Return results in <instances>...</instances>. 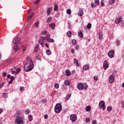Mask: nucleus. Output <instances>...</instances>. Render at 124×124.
Returning a JSON list of instances; mask_svg holds the SVG:
<instances>
[{
    "instance_id": "nucleus-11",
    "label": "nucleus",
    "mask_w": 124,
    "mask_h": 124,
    "mask_svg": "<svg viewBox=\"0 0 124 124\" xmlns=\"http://www.w3.org/2000/svg\"><path fill=\"white\" fill-rule=\"evenodd\" d=\"M78 14V16L82 17V16H83V15H84V11L82 9H79Z\"/></svg>"
},
{
    "instance_id": "nucleus-20",
    "label": "nucleus",
    "mask_w": 124,
    "mask_h": 124,
    "mask_svg": "<svg viewBox=\"0 0 124 124\" xmlns=\"http://www.w3.org/2000/svg\"><path fill=\"white\" fill-rule=\"evenodd\" d=\"M92 108H91V106H87L86 107V110L87 111V112H90V111H91Z\"/></svg>"
},
{
    "instance_id": "nucleus-32",
    "label": "nucleus",
    "mask_w": 124,
    "mask_h": 124,
    "mask_svg": "<svg viewBox=\"0 0 124 124\" xmlns=\"http://www.w3.org/2000/svg\"><path fill=\"white\" fill-rule=\"evenodd\" d=\"M47 23H51L52 22V17H49L47 18Z\"/></svg>"
},
{
    "instance_id": "nucleus-12",
    "label": "nucleus",
    "mask_w": 124,
    "mask_h": 124,
    "mask_svg": "<svg viewBox=\"0 0 124 124\" xmlns=\"http://www.w3.org/2000/svg\"><path fill=\"white\" fill-rule=\"evenodd\" d=\"M53 10V7H51L50 8H48L47 10V14L48 16H49L51 14V12Z\"/></svg>"
},
{
    "instance_id": "nucleus-41",
    "label": "nucleus",
    "mask_w": 124,
    "mask_h": 124,
    "mask_svg": "<svg viewBox=\"0 0 124 124\" xmlns=\"http://www.w3.org/2000/svg\"><path fill=\"white\" fill-rule=\"evenodd\" d=\"M102 37H103V36H102V34H101V33H99V38L100 40H101V39H102Z\"/></svg>"
},
{
    "instance_id": "nucleus-52",
    "label": "nucleus",
    "mask_w": 124,
    "mask_h": 124,
    "mask_svg": "<svg viewBox=\"0 0 124 124\" xmlns=\"http://www.w3.org/2000/svg\"><path fill=\"white\" fill-rule=\"evenodd\" d=\"M10 78L11 80L13 81L15 79L14 76H11Z\"/></svg>"
},
{
    "instance_id": "nucleus-17",
    "label": "nucleus",
    "mask_w": 124,
    "mask_h": 124,
    "mask_svg": "<svg viewBox=\"0 0 124 124\" xmlns=\"http://www.w3.org/2000/svg\"><path fill=\"white\" fill-rule=\"evenodd\" d=\"M70 97H71V94L69 93L67 94V95L65 97V101H67V100H68L69 99V98H70Z\"/></svg>"
},
{
    "instance_id": "nucleus-60",
    "label": "nucleus",
    "mask_w": 124,
    "mask_h": 124,
    "mask_svg": "<svg viewBox=\"0 0 124 124\" xmlns=\"http://www.w3.org/2000/svg\"><path fill=\"white\" fill-rule=\"evenodd\" d=\"M3 76H4V77H5V76H6V72H4L3 73Z\"/></svg>"
},
{
    "instance_id": "nucleus-51",
    "label": "nucleus",
    "mask_w": 124,
    "mask_h": 124,
    "mask_svg": "<svg viewBox=\"0 0 124 124\" xmlns=\"http://www.w3.org/2000/svg\"><path fill=\"white\" fill-rule=\"evenodd\" d=\"M3 86H4V82H2V83H1V84H0V87L1 88H2V87H3Z\"/></svg>"
},
{
    "instance_id": "nucleus-35",
    "label": "nucleus",
    "mask_w": 124,
    "mask_h": 124,
    "mask_svg": "<svg viewBox=\"0 0 124 124\" xmlns=\"http://www.w3.org/2000/svg\"><path fill=\"white\" fill-rule=\"evenodd\" d=\"M38 51V45H37L34 49V52H37Z\"/></svg>"
},
{
    "instance_id": "nucleus-25",
    "label": "nucleus",
    "mask_w": 124,
    "mask_h": 124,
    "mask_svg": "<svg viewBox=\"0 0 124 124\" xmlns=\"http://www.w3.org/2000/svg\"><path fill=\"white\" fill-rule=\"evenodd\" d=\"M33 16V13H32L30 15L28 16V19L29 20H31V18H32Z\"/></svg>"
},
{
    "instance_id": "nucleus-61",
    "label": "nucleus",
    "mask_w": 124,
    "mask_h": 124,
    "mask_svg": "<svg viewBox=\"0 0 124 124\" xmlns=\"http://www.w3.org/2000/svg\"><path fill=\"white\" fill-rule=\"evenodd\" d=\"M122 27H123V28H124V21H123L122 22Z\"/></svg>"
},
{
    "instance_id": "nucleus-13",
    "label": "nucleus",
    "mask_w": 124,
    "mask_h": 124,
    "mask_svg": "<svg viewBox=\"0 0 124 124\" xmlns=\"http://www.w3.org/2000/svg\"><path fill=\"white\" fill-rule=\"evenodd\" d=\"M121 21H122V18L121 17H117L115 20V24H116V25L120 24Z\"/></svg>"
},
{
    "instance_id": "nucleus-57",
    "label": "nucleus",
    "mask_w": 124,
    "mask_h": 124,
    "mask_svg": "<svg viewBox=\"0 0 124 124\" xmlns=\"http://www.w3.org/2000/svg\"><path fill=\"white\" fill-rule=\"evenodd\" d=\"M44 118L45 119H48V115H44Z\"/></svg>"
},
{
    "instance_id": "nucleus-27",
    "label": "nucleus",
    "mask_w": 124,
    "mask_h": 124,
    "mask_svg": "<svg viewBox=\"0 0 124 124\" xmlns=\"http://www.w3.org/2000/svg\"><path fill=\"white\" fill-rule=\"evenodd\" d=\"M14 49L15 51H18L19 50V46H18L16 45L14 47Z\"/></svg>"
},
{
    "instance_id": "nucleus-14",
    "label": "nucleus",
    "mask_w": 124,
    "mask_h": 124,
    "mask_svg": "<svg viewBox=\"0 0 124 124\" xmlns=\"http://www.w3.org/2000/svg\"><path fill=\"white\" fill-rule=\"evenodd\" d=\"M90 68V65L87 64V65H84L83 67V70H88Z\"/></svg>"
},
{
    "instance_id": "nucleus-48",
    "label": "nucleus",
    "mask_w": 124,
    "mask_h": 124,
    "mask_svg": "<svg viewBox=\"0 0 124 124\" xmlns=\"http://www.w3.org/2000/svg\"><path fill=\"white\" fill-rule=\"evenodd\" d=\"M91 6H92V7L93 8H94V7H95V6H96V5H95V4H93V3H92L91 4Z\"/></svg>"
},
{
    "instance_id": "nucleus-23",
    "label": "nucleus",
    "mask_w": 124,
    "mask_h": 124,
    "mask_svg": "<svg viewBox=\"0 0 124 124\" xmlns=\"http://www.w3.org/2000/svg\"><path fill=\"white\" fill-rule=\"evenodd\" d=\"M52 52H51V50L50 49H47L46 51V54L48 55V56H50V54H51Z\"/></svg>"
},
{
    "instance_id": "nucleus-43",
    "label": "nucleus",
    "mask_w": 124,
    "mask_h": 124,
    "mask_svg": "<svg viewBox=\"0 0 124 124\" xmlns=\"http://www.w3.org/2000/svg\"><path fill=\"white\" fill-rule=\"evenodd\" d=\"M46 33H47V32L45 31L41 32V34H42V35H44V34H46Z\"/></svg>"
},
{
    "instance_id": "nucleus-22",
    "label": "nucleus",
    "mask_w": 124,
    "mask_h": 124,
    "mask_svg": "<svg viewBox=\"0 0 124 124\" xmlns=\"http://www.w3.org/2000/svg\"><path fill=\"white\" fill-rule=\"evenodd\" d=\"M39 42L40 44L41 45V46H42V47H44V45L43 44V43H44L43 40L40 39L39 41Z\"/></svg>"
},
{
    "instance_id": "nucleus-3",
    "label": "nucleus",
    "mask_w": 124,
    "mask_h": 124,
    "mask_svg": "<svg viewBox=\"0 0 124 124\" xmlns=\"http://www.w3.org/2000/svg\"><path fill=\"white\" fill-rule=\"evenodd\" d=\"M62 109V104L58 103L55 106L54 111L55 113H60Z\"/></svg>"
},
{
    "instance_id": "nucleus-36",
    "label": "nucleus",
    "mask_w": 124,
    "mask_h": 124,
    "mask_svg": "<svg viewBox=\"0 0 124 124\" xmlns=\"http://www.w3.org/2000/svg\"><path fill=\"white\" fill-rule=\"evenodd\" d=\"M94 3H95L96 5H98V4H99V0H94Z\"/></svg>"
},
{
    "instance_id": "nucleus-15",
    "label": "nucleus",
    "mask_w": 124,
    "mask_h": 124,
    "mask_svg": "<svg viewBox=\"0 0 124 124\" xmlns=\"http://www.w3.org/2000/svg\"><path fill=\"white\" fill-rule=\"evenodd\" d=\"M74 62L75 64H76L77 66H80V64H79V62H78V60L77 59H74Z\"/></svg>"
},
{
    "instance_id": "nucleus-18",
    "label": "nucleus",
    "mask_w": 124,
    "mask_h": 124,
    "mask_svg": "<svg viewBox=\"0 0 124 124\" xmlns=\"http://www.w3.org/2000/svg\"><path fill=\"white\" fill-rule=\"evenodd\" d=\"M66 76H70L71 75V72L69 70L65 71Z\"/></svg>"
},
{
    "instance_id": "nucleus-56",
    "label": "nucleus",
    "mask_w": 124,
    "mask_h": 124,
    "mask_svg": "<svg viewBox=\"0 0 124 124\" xmlns=\"http://www.w3.org/2000/svg\"><path fill=\"white\" fill-rule=\"evenodd\" d=\"M71 53H72V54H74V53H75V51L74 50V49H71Z\"/></svg>"
},
{
    "instance_id": "nucleus-31",
    "label": "nucleus",
    "mask_w": 124,
    "mask_h": 124,
    "mask_svg": "<svg viewBox=\"0 0 124 124\" xmlns=\"http://www.w3.org/2000/svg\"><path fill=\"white\" fill-rule=\"evenodd\" d=\"M3 97H4V98H6L7 97L8 94L7 93H3Z\"/></svg>"
},
{
    "instance_id": "nucleus-28",
    "label": "nucleus",
    "mask_w": 124,
    "mask_h": 124,
    "mask_svg": "<svg viewBox=\"0 0 124 124\" xmlns=\"http://www.w3.org/2000/svg\"><path fill=\"white\" fill-rule=\"evenodd\" d=\"M67 35L69 37H71V31H68L67 32Z\"/></svg>"
},
{
    "instance_id": "nucleus-50",
    "label": "nucleus",
    "mask_w": 124,
    "mask_h": 124,
    "mask_svg": "<svg viewBox=\"0 0 124 124\" xmlns=\"http://www.w3.org/2000/svg\"><path fill=\"white\" fill-rule=\"evenodd\" d=\"M91 121V119H90V118H87L86 119V123H89V122Z\"/></svg>"
},
{
    "instance_id": "nucleus-44",
    "label": "nucleus",
    "mask_w": 124,
    "mask_h": 124,
    "mask_svg": "<svg viewBox=\"0 0 124 124\" xmlns=\"http://www.w3.org/2000/svg\"><path fill=\"white\" fill-rule=\"evenodd\" d=\"M27 50V46H23L22 48L23 52H25Z\"/></svg>"
},
{
    "instance_id": "nucleus-39",
    "label": "nucleus",
    "mask_w": 124,
    "mask_h": 124,
    "mask_svg": "<svg viewBox=\"0 0 124 124\" xmlns=\"http://www.w3.org/2000/svg\"><path fill=\"white\" fill-rule=\"evenodd\" d=\"M35 26L36 27V28H38L39 26V23H38V21H36L35 23Z\"/></svg>"
},
{
    "instance_id": "nucleus-16",
    "label": "nucleus",
    "mask_w": 124,
    "mask_h": 124,
    "mask_svg": "<svg viewBox=\"0 0 124 124\" xmlns=\"http://www.w3.org/2000/svg\"><path fill=\"white\" fill-rule=\"evenodd\" d=\"M49 27L51 28L52 30H54L55 27H56V24L54 23H52L49 25Z\"/></svg>"
},
{
    "instance_id": "nucleus-34",
    "label": "nucleus",
    "mask_w": 124,
    "mask_h": 124,
    "mask_svg": "<svg viewBox=\"0 0 124 124\" xmlns=\"http://www.w3.org/2000/svg\"><path fill=\"white\" fill-rule=\"evenodd\" d=\"M55 89H59V87H60V84L59 83H56L54 85Z\"/></svg>"
},
{
    "instance_id": "nucleus-10",
    "label": "nucleus",
    "mask_w": 124,
    "mask_h": 124,
    "mask_svg": "<svg viewBox=\"0 0 124 124\" xmlns=\"http://www.w3.org/2000/svg\"><path fill=\"white\" fill-rule=\"evenodd\" d=\"M13 42L14 44H19L20 43V38H18V37H16L14 39Z\"/></svg>"
},
{
    "instance_id": "nucleus-58",
    "label": "nucleus",
    "mask_w": 124,
    "mask_h": 124,
    "mask_svg": "<svg viewBox=\"0 0 124 124\" xmlns=\"http://www.w3.org/2000/svg\"><path fill=\"white\" fill-rule=\"evenodd\" d=\"M24 90V87H20V91H23Z\"/></svg>"
},
{
    "instance_id": "nucleus-9",
    "label": "nucleus",
    "mask_w": 124,
    "mask_h": 124,
    "mask_svg": "<svg viewBox=\"0 0 124 124\" xmlns=\"http://www.w3.org/2000/svg\"><path fill=\"white\" fill-rule=\"evenodd\" d=\"M103 67H104V69H107V68H108L109 67V63H108V62H107V61H105L104 62V64H103Z\"/></svg>"
},
{
    "instance_id": "nucleus-63",
    "label": "nucleus",
    "mask_w": 124,
    "mask_h": 124,
    "mask_svg": "<svg viewBox=\"0 0 124 124\" xmlns=\"http://www.w3.org/2000/svg\"><path fill=\"white\" fill-rule=\"evenodd\" d=\"M11 76L10 75H8L7 78H11Z\"/></svg>"
},
{
    "instance_id": "nucleus-7",
    "label": "nucleus",
    "mask_w": 124,
    "mask_h": 124,
    "mask_svg": "<svg viewBox=\"0 0 124 124\" xmlns=\"http://www.w3.org/2000/svg\"><path fill=\"white\" fill-rule=\"evenodd\" d=\"M70 119L72 122H75L77 120V116L75 114H71L70 116Z\"/></svg>"
},
{
    "instance_id": "nucleus-6",
    "label": "nucleus",
    "mask_w": 124,
    "mask_h": 124,
    "mask_svg": "<svg viewBox=\"0 0 124 124\" xmlns=\"http://www.w3.org/2000/svg\"><path fill=\"white\" fill-rule=\"evenodd\" d=\"M115 55V51L113 50H110L108 53V56L109 58L112 59V58H114V56Z\"/></svg>"
},
{
    "instance_id": "nucleus-1",
    "label": "nucleus",
    "mask_w": 124,
    "mask_h": 124,
    "mask_svg": "<svg viewBox=\"0 0 124 124\" xmlns=\"http://www.w3.org/2000/svg\"><path fill=\"white\" fill-rule=\"evenodd\" d=\"M33 62L31 58H27V60L26 63L25 64L24 66V68L25 71L26 72H29V71H31L32 69H33Z\"/></svg>"
},
{
    "instance_id": "nucleus-19",
    "label": "nucleus",
    "mask_w": 124,
    "mask_h": 124,
    "mask_svg": "<svg viewBox=\"0 0 124 124\" xmlns=\"http://www.w3.org/2000/svg\"><path fill=\"white\" fill-rule=\"evenodd\" d=\"M78 35L80 38H83V36H84L83 32L81 31L78 33Z\"/></svg>"
},
{
    "instance_id": "nucleus-42",
    "label": "nucleus",
    "mask_w": 124,
    "mask_h": 124,
    "mask_svg": "<svg viewBox=\"0 0 124 124\" xmlns=\"http://www.w3.org/2000/svg\"><path fill=\"white\" fill-rule=\"evenodd\" d=\"M30 112H31V110L27 109L25 110V114H28Z\"/></svg>"
},
{
    "instance_id": "nucleus-59",
    "label": "nucleus",
    "mask_w": 124,
    "mask_h": 124,
    "mask_svg": "<svg viewBox=\"0 0 124 124\" xmlns=\"http://www.w3.org/2000/svg\"><path fill=\"white\" fill-rule=\"evenodd\" d=\"M93 124H96V121L95 120H94L93 121Z\"/></svg>"
},
{
    "instance_id": "nucleus-29",
    "label": "nucleus",
    "mask_w": 124,
    "mask_h": 124,
    "mask_svg": "<svg viewBox=\"0 0 124 124\" xmlns=\"http://www.w3.org/2000/svg\"><path fill=\"white\" fill-rule=\"evenodd\" d=\"M64 83L65 86H69L70 82L68 80H65Z\"/></svg>"
},
{
    "instance_id": "nucleus-8",
    "label": "nucleus",
    "mask_w": 124,
    "mask_h": 124,
    "mask_svg": "<svg viewBox=\"0 0 124 124\" xmlns=\"http://www.w3.org/2000/svg\"><path fill=\"white\" fill-rule=\"evenodd\" d=\"M114 81H115V75L114 74H112L109 76V83H113Z\"/></svg>"
},
{
    "instance_id": "nucleus-47",
    "label": "nucleus",
    "mask_w": 124,
    "mask_h": 124,
    "mask_svg": "<svg viewBox=\"0 0 124 124\" xmlns=\"http://www.w3.org/2000/svg\"><path fill=\"white\" fill-rule=\"evenodd\" d=\"M98 79V77L95 76V77H94V80L95 81H97Z\"/></svg>"
},
{
    "instance_id": "nucleus-46",
    "label": "nucleus",
    "mask_w": 124,
    "mask_h": 124,
    "mask_svg": "<svg viewBox=\"0 0 124 124\" xmlns=\"http://www.w3.org/2000/svg\"><path fill=\"white\" fill-rule=\"evenodd\" d=\"M20 71H21V69H20V68H17V69H16V73H19V72Z\"/></svg>"
},
{
    "instance_id": "nucleus-5",
    "label": "nucleus",
    "mask_w": 124,
    "mask_h": 124,
    "mask_svg": "<svg viewBox=\"0 0 124 124\" xmlns=\"http://www.w3.org/2000/svg\"><path fill=\"white\" fill-rule=\"evenodd\" d=\"M99 107L100 109H103V110H105V108H106L105 102L104 101H101L99 103Z\"/></svg>"
},
{
    "instance_id": "nucleus-2",
    "label": "nucleus",
    "mask_w": 124,
    "mask_h": 124,
    "mask_svg": "<svg viewBox=\"0 0 124 124\" xmlns=\"http://www.w3.org/2000/svg\"><path fill=\"white\" fill-rule=\"evenodd\" d=\"M78 89V90L82 91V90H86L88 89V84L85 83L83 84V83H79L77 85Z\"/></svg>"
},
{
    "instance_id": "nucleus-38",
    "label": "nucleus",
    "mask_w": 124,
    "mask_h": 124,
    "mask_svg": "<svg viewBox=\"0 0 124 124\" xmlns=\"http://www.w3.org/2000/svg\"><path fill=\"white\" fill-rule=\"evenodd\" d=\"M46 39L47 41H49V40L50 39V35L49 34L47 35V36H46Z\"/></svg>"
},
{
    "instance_id": "nucleus-37",
    "label": "nucleus",
    "mask_w": 124,
    "mask_h": 124,
    "mask_svg": "<svg viewBox=\"0 0 124 124\" xmlns=\"http://www.w3.org/2000/svg\"><path fill=\"white\" fill-rule=\"evenodd\" d=\"M87 28L89 29H91V28H92V24L89 23L87 26Z\"/></svg>"
},
{
    "instance_id": "nucleus-40",
    "label": "nucleus",
    "mask_w": 124,
    "mask_h": 124,
    "mask_svg": "<svg viewBox=\"0 0 124 124\" xmlns=\"http://www.w3.org/2000/svg\"><path fill=\"white\" fill-rule=\"evenodd\" d=\"M111 110H112V107H108V112L111 111Z\"/></svg>"
},
{
    "instance_id": "nucleus-53",
    "label": "nucleus",
    "mask_w": 124,
    "mask_h": 124,
    "mask_svg": "<svg viewBox=\"0 0 124 124\" xmlns=\"http://www.w3.org/2000/svg\"><path fill=\"white\" fill-rule=\"evenodd\" d=\"M41 39H42V40H46V37H45V36H43L42 37H41Z\"/></svg>"
},
{
    "instance_id": "nucleus-55",
    "label": "nucleus",
    "mask_w": 124,
    "mask_h": 124,
    "mask_svg": "<svg viewBox=\"0 0 124 124\" xmlns=\"http://www.w3.org/2000/svg\"><path fill=\"white\" fill-rule=\"evenodd\" d=\"M122 108H124V101H123L122 103Z\"/></svg>"
},
{
    "instance_id": "nucleus-21",
    "label": "nucleus",
    "mask_w": 124,
    "mask_h": 124,
    "mask_svg": "<svg viewBox=\"0 0 124 124\" xmlns=\"http://www.w3.org/2000/svg\"><path fill=\"white\" fill-rule=\"evenodd\" d=\"M28 118H29V122H31V121H32V120L33 119V117H32V115L31 114L29 115Z\"/></svg>"
},
{
    "instance_id": "nucleus-45",
    "label": "nucleus",
    "mask_w": 124,
    "mask_h": 124,
    "mask_svg": "<svg viewBox=\"0 0 124 124\" xmlns=\"http://www.w3.org/2000/svg\"><path fill=\"white\" fill-rule=\"evenodd\" d=\"M48 41H49L51 43H54V39H50L48 40Z\"/></svg>"
},
{
    "instance_id": "nucleus-26",
    "label": "nucleus",
    "mask_w": 124,
    "mask_h": 124,
    "mask_svg": "<svg viewBox=\"0 0 124 124\" xmlns=\"http://www.w3.org/2000/svg\"><path fill=\"white\" fill-rule=\"evenodd\" d=\"M115 3V0H109V4L112 5V4H114Z\"/></svg>"
},
{
    "instance_id": "nucleus-33",
    "label": "nucleus",
    "mask_w": 124,
    "mask_h": 124,
    "mask_svg": "<svg viewBox=\"0 0 124 124\" xmlns=\"http://www.w3.org/2000/svg\"><path fill=\"white\" fill-rule=\"evenodd\" d=\"M67 14H68V15H70V14H71V10L70 9H67L66 10Z\"/></svg>"
},
{
    "instance_id": "nucleus-24",
    "label": "nucleus",
    "mask_w": 124,
    "mask_h": 124,
    "mask_svg": "<svg viewBox=\"0 0 124 124\" xmlns=\"http://www.w3.org/2000/svg\"><path fill=\"white\" fill-rule=\"evenodd\" d=\"M58 8H59V6H58V4H55L54 7V11H57Z\"/></svg>"
},
{
    "instance_id": "nucleus-30",
    "label": "nucleus",
    "mask_w": 124,
    "mask_h": 124,
    "mask_svg": "<svg viewBox=\"0 0 124 124\" xmlns=\"http://www.w3.org/2000/svg\"><path fill=\"white\" fill-rule=\"evenodd\" d=\"M77 41L75 39H73L72 41V43L73 44V45H76V43H77Z\"/></svg>"
},
{
    "instance_id": "nucleus-4",
    "label": "nucleus",
    "mask_w": 124,
    "mask_h": 124,
    "mask_svg": "<svg viewBox=\"0 0 124 124\" xmlns=\"http://www.w3.org/2000/svg\"><path fill=\"white\" fill-rule=\"evenodd\" d=\"M16 123L17 124H24L25 122L23 118L18 116L16 119Z\"/></svg>"
},
{
    "instance_id": "nucleus-62",
    "label": "nucleus",
    "mask_w": 124,
    "mask_h": 124,
    "mask_svg": "<svg viewBox=\"0 0 124 124\" xmlns=\"http://www.w3.org/2000/svg\"><path fill=\"white\" fill-rule=\"evenodd\" d=\"M79 49V46H77L76 47V50H78Z\"/></svg>"
},
{
    "instance_id": "nucleus-64",
    "label": "nucleus",
    "mask_w": 124,
    "mask_h": 124,
    "mask_svg": "<svg viewBox=\"0 0 124 124\" xmlns=\"http://www.w3.org/2000/svg\"><path fill=\"white\" fill-rule=\"evenodd\" d=\"M122 88H124V82L122 83Z\"/></svg>"
},
{
    "instance_id": "nucleus-54",
    "label": "nucleus",
    "mask_w": 124,
    "mask_h": 124,
    "mask_svg": "<svg viewBox=\"0 0 124 124\" xmlns=\"http://www.w3.org/2000/svg\"><path fill=\"white\" fill-rule=\"evenodd\" d=\"M101 6H104V3L103 2V0H102L101 2Z\"/></svg>"
},
{
    "instance_id": "nucleus-49",
    "label": "nucleus",
    "mask_w": 124,
    "mask_h": 124,
    "mask_svg": "<svg viewBox=\"0 0 124 124\" xmlns=\"http://www.w3.org/2000/svg\"><path fill=\"white\" fill-rule=\"evenodd\" d=\"M39 1H40V0H36V1H35L34 3L35 4H38V3H39Z\"/></svg>"
}]
</instances>
